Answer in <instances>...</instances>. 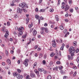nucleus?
I'll return each mask as SVG.
<instances>
[{
    "mask_svg": "<svg viewBox=\"0 0 79 79\" xmlns=\"http://www.w3.org/2000/svg\"><path fill=\"white\" fill-rule=\"evenodd\" d=\"M6 54L7 56L8 55V51L7 50H6Z\"/></svg>",
    "mask_w": 79,
    "mask_h": 79,
    "instance_id": "obj_27",
    "label": "nucleus"
},
{
    "mask_svg": "<svg viewBox=\"0 0 79 79\" xmlns=\"http://www.w3.org/2000/svg\"><path fill=\"white\" fill-rule=\"evenodd\" d=\"M37 31L35 30H34L33 32V34L34 36L36 35H37Z\"/></svg>",
    "mask_w": 79,
    "mask_h": 79,
    "instance_id": "obj_9",
    "label": "nucleus"
},
{
    "mask_svg": "<svg viewBox=\"0 0 79 79\" xmlns=\"http://www.w3.org/2000/svg\"><path fill=\"white\" fill-rule=\"evenodd\" d=\"M23 76L20 75L19 74H17V79H22L23 78Z\"/></svg>",
    "mask_w": 79,
    "mask_h": 79,
    "instance_id": "obj_7",
    "label": "nucleus"
},
{
    "mask_svg": "<svg viewBox=\"0 0 79 79\" xmlns=\"http://www.w3.org/2000/svg\"><path fill=\"white\" fill-rule=\"evenodd\" d=\"M26 4L23 2H22L19 4V6H21L22 8H24L25 6H26Z\"/></svg>",
    "mask_w": 79,
    "mask_h": 79,
    "instance_id": "obj_4",
    "label": "nucleus"
},
{
    "mask_svg": "<svg viewBox=\"0 0 79 79\" xmlns=\"http://www.w3.org/2000/svg\"><path fill=\"white\" fill-rule=\"evenodd\" d=\"M63 32H64V34H66V32H68V30H67L66 29H65L64 30Z\"/></svg>",
    "mask_w": 79,
    "mask_h": 79,
    "instance_id": "obj_23",
    "label": "nucleus"
},
{
    "mask_svg": "<svg viewBox=\"0 0 79 79\" xmlns=\"http://www.w3.org/2000/svg\"><path fill=\"white\" fill-rule=\"evenodd\" d=\"M73 44H74V46H76V44H77V42L76 41H74L73 42Z\"/></svg>",
    "mask_w": 79,
    "mask_h": 79,
    "instance_id": "obj_24",
    "label": "nucleus"
},
{
    "mask_svg": "<svg viewBox=\"0 0 79 79\" xmlns=\"http://www.w3.org/2000/svg\"><path fill=\"white\" fill-rule=\"evenodd\" d=\"M72 68L74 69H77V67L76 66H74L72 67Z\"/></svg>",
    "mask_w": 79,
    "mask_h": 79,
    "instance_id": "obj_32",
    "label": "nucleus"
},
{
    "mask_svg": "<svg viewBox=\"0 0 79 79\" xmlns=\"http://www.w3.org/2000/svg\"><path fill=\"white\" fill-rule=\"evenodd\" d=\"M64 20L65 22H68V19H65Z\"/></svg>",
    "mask_w": 79,
    "mask_h": 79,
    "instance_id": "obj_61",
    "label": "nucleus"
},
{
    "mask_svg": "<svg viewBox=\"0 0 79 79\" xmlns=\"http://www.w3.org/2000/svg\"><path fill=\"white\" fill-rule=\"evenodd\" d=\"M10 53L12 54H13V53H14V51H10Z\"/></svg>",
    "mask_w": 79,
    "mask_h": 79,
    "instance_id": "obj_54",
    "label": "nucleus"
},
{
    "mask_svg": "<svg viewBox=\"0 0 79 79\" xmlns=\"http://www.w3.org/2000/svg\"><path fill=\"white\" fill-rule=\"evenodd\" d=\"M33 26V24H30L29 25L28 27H29V28L31 29V27H32Z\"/></svg>",
    "mask_w": 79,
    "mask_h": 79,
    "instance_id": "obj_19",
    "label": "nucleus"
},
{
    "mask_svg": "<svg viewBox=\"0 0 79 79\" xmlns=\"http://www.w3.org/2000/svg\"><path fill=\"white\" fill-rule=\"evenodd\" d=\"M29 75H27V76L26 77V79H29Z\"/></svg>",
    "mask_w": 79,
    "mask_h": 79,
    "instance_id": "obj_41",
    "label": "nucleus"
},
{
    "mask_svg": "<svg viewBox=\"0 0 79 79\" xmlns=\"http://www.w3.org/2000/svg\"><path fill=\"white\" fill-rule=\"evenodd\" d=\"M77 74V72H75L73 74V76H76V75Z\"/></svg>",
    "mask_w": 79,
    "mask_h": 79,
    "instance_id": "obj_31",
    "label": "nucleus"
},
{
    "mask_svg": "<svg viewBox=\"0 0 79 79\" xmlns=\"http://www.w3.org/2000/svg\"><path fill=\"white\" fill-rule=\"evenodd\" d=\"M55 69L56 71H58V67H55Z\"/></svg>",
    "mask_w": 79,
    "mask_h": 79,
    "instance_id": "obj_57",
    "label": "nucleus"
},
{
    "mask_svg": "<svg viewBox=\"0 0 79 79\" xmlns=\"http://www.w3.org/2000/svg\"><path fill=\"white\" fill-rule=\"evenodd\" d=\"M60 29H61V30H63L64 27H63V26L62 25L60 26Z\"/></svg>",
    "mask_w": 79,
    "mask_h": 79,
    "instance_id": "obj_18",
    "label": "nucleus"
},
{
    "mask_svg": "<svg viewBox=\"0 0 79 79\" xmlns=\"http://www.w3.org/2000/svg\"><path fill=\"white\" fill-rule=\"evenodd\" d=\"M66 77H67L66 76H64V77H63V79H66Z\"/></svg>",
    "mask_w": 79,
    "mask_h": 79,
    "instance_id": "obj_58",
    "label": "nucleus"
},
{
    "mask_svg": "<svg viewBox=\"0 0 79 79\" xmlns=\"http://www.w3.org/2000/svg\"><path fill=\"white\" fill-rule=\"evenodd\" d=\"M26 21L27 22H29V19L28 18L26 19Z\"/></svg>",
    "mask_w": 79,
    "mask_h": 79,
    "instance_id": "obj_48",
    "label": "nucleus"
},
{
    "mask_svg": "<svg viewBox=\"0 0 79 79\" xmlns=\"http://www.w3.org/2000/svg\"><path fill=\"white\" fill-rule=\"evenodd\" d=\"M50 56L51 57H53L54 56V55H53V52H52L50 54Z\"/></svg>",
    "mask_w": 79,
    "mask_h": 79,
    "instance_id": "obj_22",
    "label": "nucleus"
},
{
    "mask_svg": "<svg viewBox=\"0 0 79 79\" xmlns=\"http://www.w3.org/2000/svg\"><path fill=\"white\" fill-rule=\"evenodd\" d=\"M52 42L53 43L52 45L53 47H56V42H55V40H54L52 41Z\"/></svg>",
    "mask_w": 79,
    "mask_h": 79,
    "instance_id": "obj_6",
    "label": "nucleus"
},
{
    "mask_svg": "<svg viewBox=\"0 0 79 79\" xmlns=\"http://www.w3.org/2000/svg\"><path fill=\"white\" fill-rule=\"evenodd\" d=\"M34 72L36 74H39V72L38 71H37V69L35 70Z\"/></svg>",
    "mask_w": 79,
    "mask_h": 79,
    "instance_id": "obj_11",
    "label": "nucleus"
},
{
    "mask_svg": "<svg viewBox=\"0 0 79 79\" xmlns=\"http://www.w3.org/2000/svg\"><path fill=\"white\" fill-rule=\"evenodd\" d=\"M40 19H41V20H44V18H43L41 16L40 17Z\"/></svg>",
    "mask_w": 79,
    "mask_h": 79,
    "instance_id": "obj_50",
    "label": "nucleus"
},
{
    "mask_svg": "<svg viewBox=\"0 0 79 79\" xmlns=\"http://www.w3.org/2000/svg\"><path fill=\"white\" fill-rule=\"evenodd\" d=\"M17 13H20V14H21V13H22V9H20L18 7L17 9Z\"/></svg>",
    "mask_w": 79,
    "mask_h": 79,
    "instance_id": "obj_5",
    "label": "nucleus"
},
{
    "mask_svg": "<svg viewBox=\"0 0 79 79\" xmlns=\"http://www.w3.org/2000/svg\"><path fill=\"white\" fill-rule=\"evenodd\" d=\"M29 60L26 59L23 62V64H25V66H28V62H29Z\"/></svg>",
    "mask_w": 79,
    "mask_h": 79,
    "instance_id": "obj_3",
    "label": "nucleus"
},
{
    "mask_svg": "<svg viewBox=\"0 0 79 79\" xmlns=\"http://www.w3.org/2000/svg\"><path fill=\"white\" fill-rule=\"evenodd\" d=\"M45 31L46 33H48V30L47 28H45Z\"/></svg>",
    "mask_w": 79,
    "mask_h": 79,
    "instance_id": "obj_21",
    "label": "nucleus"
},
{
    "mask_svg": "<svg viewBox=\"0 0 79 79\" xmlns=\"http://www.w3.org/2000/svg\"><path fill=\"white\" fill-rule=\"evenodd\" d=\"M6 33L5 35L8 36V35H9V34H8V33H9L8 31H6Z\"/></svg>",
    "mask_w": 79,
    "mask_h": 79,
    "instance_id": "obj_29",
    "label": "nucleus"
},
{
    "mask_svg": "<svg viewBox=\"0 0 79 79\" xmlns=\"http://www.w3.org/2000/svg\"><path fill=\"white\" fill-rule=\"evenodd\" d=\"M23 11H24V12H25V13H26V12L27 11V10L24 9H23Z\"/></svg>",
    "mask_w": 79,
    "mask_h": 79,
    "instance_id": "obj_43",
    "label": "nucleus"
},
{
    "mask_svg": "<svg viewBox=\"0 0 79 79\" xmlns=\"http://www.w3.org/2000/svg\"><path fill=\"white\" fill-rule=\"evenodd\" d=\"M41 31H44L45 30V28L44 27L42 28H41Z\"/></svg>",
    "mask_w": 79,
    "mask_h": 79,
    "instance_id": "obj_30",
    "label": "nucleus"
},
{
    "mask_svg": "<svg viewBox=\"0 0 79 79\" xmlns=\"http://www.w3.org/2000/svg\"><path fill=\"white\" fill-rule=\"evenodd\" d=\"M77 61L78 63L79 62V56L78 57L77 59Z\"/></svg>",
    "mask_w": 79,
    "mask_h": 79,
    "instance_id": "obj_40",
    "label": "nucleus"
},
{
    "mask_svg": "<svg viewBox=\"0 0 79 79\" xmlns=\"http://www.w3.org/2000/svg\"><path fill=\"white\" fill-rule=\"evenodd\" d=\"M43 64H46V62L45 61V60H44L43 61Z\"/></svg>",
    "mask_w": 79,
    "mask_h": 79,
    "instance_id": "obj_33",
    "label": "nucleus"
},
{
    "mask_svg": "<svg viewBox=\"0 0 79 79\" xmlns=\"http://www.w3.org/2000/svg\"><path fill=\"white\" fill-rule=\"evenodd\" d=\"M60 2H61L60 1V0H58V5H60Z\"/></svg>",
    "mask_w": 79,
    "mask_h": 79,
    "instance_id": "obj_46",
    "label": "nucleus"
},
{
    "mask_svg": "<svg viewBox=\"0 0 79 79\" xmlns=\"http://www.w3.org/2000/svg\"><path fill=\"white\" fill-rule=\"evenodd\" d=\"M2 64L3 66H5V63L4 62H2Z\"/></svg>",
    "mask_w": 79,
    "mask_h": 79,
    "instance_id": "obj_49",
    "label": "nucleus"
},
{
    "mask_svg": "<svg viewBox=\"0 0 79 79\" xmlns=\"http://www.w3.org/2000/svg\"><path fill=\"white\" fill-rule=\"evenodd\" d=\"M18 30L20 32L18 34V36L19 37H20V36L22 35L23 34V32H24V27H20L18 28Z\"/></svg>",
    "mask_w": 79,
    "mask_h": 79,
    "instance_id": "obj_2",
    "label": "nucleus"
},
{
    "mask_svg": "<svg viewBox=\"0 0 79 79\" xmlns=\"http://www.w3.org/2000/svg\"><path fill=\"white\" fill-rule=\"evenodd\" d=\"M56 63L57 64H60V61H57L56 62Z\"/></svg>",
    "mask_w": 79,
    "mask_h": 79,
    "instance_id": "obj_37",
    "label": "nucleus"
},
{
    "mask_svg": "<svg viewBox=\"0 0 79 79\" xmlns=\"http://www.w3.org/2000/svg\"><path fill=\"white\" fill-rule=\"evenodd\" d=\"M7 24L8 26H9L10 25V22H7Z\"/></svg>",
    "mask_w": 79,
    "mask_h": 79,
    "instance_id": "obj_34",
    "label": "nucleus"
},
{
    "mask_svg": "<svg viewBox=\"0 0 79 79\" xmlns=\"http://www.w3.org/2000/svg\"><path fill=\"white\" fill-rule=\"evenodd\" d=\"M35 56L36 57H37V53H36L35 54Z\"/></svg>",
    "mask_w": 79,
    "mask_h": 79,
    "instance_id": "obj_64",
    "label": "nucleus"
},
{
    "mask_svg": "<svg viewBox=\"0 0 79 79\" xmlns=\"http://www.w3.org/2000/svg\"><path fill=\"white\" fill-rule=\"evenodd\" d=\"M44 31H40V33L41 34H44Z\"/></svg>",
    "mask_w": 79,
    "mask_h": 79,
    "instance_id": "obj_45",
    "label": "nucleus"
},
{
    "mask_svg": "<svg viewBox=\"0 0 79 79\" xmlns=\"http://www.w3.org/2000/svg\"><path fill=\"white\" fill-rule=\"evenodd\" d=\"M40 56H41V57H43V55L42 54H40Z\"/></svg>",
    "mask_w": 79,
    "mask_h": 79,
    "instance_id": "obj_63",
    "label": "nucleus"
},
{
    "mask_svg": "<svg viewBox=\"0 0 79 79\" xmlns=\"http://www.w3.org/2000/svg\"><path fill=\"white\" fill-rule=\"evenodd\" d=\"M37 62H35V64L33 65V66H37Z\"/></svg>",
    "mask_w": 79,
    "mask_h": 79,
    "instance_id": "obj_38",
    "label": "nucleus"
},
{
    "mask_svg": "<svg viewBox=\"0 0 79 79\" xmlns=\"http://www.w3.org/2000/svg\"><path fill=\"white\" fill-rule=\"evenodd\" d=\"M49 11L51 13H53V11H54V10L53 8H51L49 10Z\"/></svg>",
    "mask_w": 79,
    "mask_h": 79,
    "instance_id": "obj_16",
    "label": "nucleus"
},
{
    "mask_svg": "<svg viewBox=\"0 0 79 79\" xmlns=\"http://www.w3.org/2000/svg\"><path fill=\"white\" fill-rule=\"evenodd\" d=\"M61 8H62V9H64V6L62 5L61 6Z\"/></svg>",
    "mask_w": 79,
    "mask_h": 79,
    "instance_id": "obj_55",
    "label": "nucleus"
},
{
    "mask_svg": "<svg viewBox=\"0 0 79 79\" xmlns=\"http://www.w3.org/2000/svg\"><path fill=\"white\" fill-rule=\"evenodd\" d=\"M46 57L47 55H46V54H44V59H46Z\"/></svg>",
    "mask_w": 79,
    "mask_h": 79,
    "instance_id": "obj_35",
    "label": "nucleus"
},
{
    "mask_svg": "<svg viewBox=\"0 0 79 79\" xmlns=\"http://www.w3.org/2000/svg\"><path fill=\"white\" fill-rule=\"evenodd\" d=\"M30 76L31 77H35V75L34 73H31L30 74Z\"/></svg>",
    "mask_w": 79,
    "mask_h": 79,
    "instance_id": "obj_10",
    "label": "nucleus"
},
{
    "mask_svg": "<svg viewBox=\"0 0 79 79\" xmlns=\"http://www.w3.org/2000/svg\"><path fill=\"white\" fill-rule=\"evenodd\" d=\"M35 37H33L32 40V41H34V40H35Z\"/></svg>",
    "mask_w": 79,
    "mask_h": 79,
    "instance_id": "obj_59",
    "label": "nucleus"
},
{
    "mask_svg": "<svg viewBox=\"0 0 79 79\" xmlns=\"http://www.w3.org/2000/svg\"><path fill=\"white\" fill-rule=\"evenodd\" d=\"M38 70L39 71H40V72H42V71H44V69H43L42 68H39L38 69Z\"/></svg>",
    "mask_w": 79,
    "mask_h": 79,
    "instance_id": "obj_15",
    "label": "nucleus"
},
{
    "mask_svg": "<svg viewBox=\"0 0 79 79\" xmlns=\"http://www.w3.org/2000/svg\"><path fill=\"white\" fill-rule=\"evenodd\" d=\"M35 11H36V12H38V11H39V9L38 8H36L35 10Z\"/></svg>",
    "mask_w": 79,
    "mask_h": 79,
    "instance_id": "obj_36",
    "label": "nucleus"
},
{
    "mask_svg": "<svg viewBox=\"0 0 79 79\" xmlns=\"http://www.w3.org/2000/svg\"><path fill=\"white\" fill-rule=\"evenodd\" d=\"M26 35H23L22 36L23 39H24L26 38Z\"/></svg>",
    "mask_w": 79,
    "mask_h": 79,
    "instance_id": "obj_26",
    "label": "nucleus"
},
{
    "mask_svg": "<svg viewBox=\"0 0 79 79\" xmlns=\"http://www.w3.org/2000/svg\"><path fill=\"white\" fill-rule=\"evenodd\" d=\"M39 17H40L39 16V15H35V18L36 19H39Z\"/></svg>",
    "mask_w": 79,
    "mask_h": 79,
    "instance_id": "obj_13",
    "label": "nucleus"
},
{
    "mask_svg": "<svg viewBox=\"0 0 79 79\" xmlns=\"http://www.w3.org/2000/svg\"><path fill=\"white\" fill-rule=\"evenodd\" d=\"M44 26H48V25L47 24V23H45L44 24Z\"/></svg>",
    "mask_w": 79,
    "mask_h": 79,
    "instance_id": "obj_62",
    "label": "nucleus"
},
{
    "mask_svg": "<svg viewBox=\"0 0 79 79\" xmlns=\"http://www.w3.org/2000/svg\"><path fill=\"white\" fill-rule=\"evenodd\" d=\"M69 51L70 52V54L71 53V56H70L69 55H68V60H73V56L74 55V53L75 52H76V50L74 49L73 47H71L69 49Z\"/></svg>",
    "mask_w": 79,
    "mask_h": 79,
    "instance_id": "obj_1",
    "label": "nucleus"
},
{
    "mask_svg": "<svg viewBox=\"0 0 79 79\" xmlns=\"http://www.w3.org/2000/svg\"><path fill=\"white\" fill-rule=\"evenodd\" d=\"M65 6L66 7L65 9V11H67L69 9V6L68 5H66Z\"/></svg>",
    "mask_w": 79,
    "mask_h": 79,
    "instance_id": "obj_8",
    "label": "nucleus"
},
{
    "mask_svg": "<svg viewBox=\"0 0 79 79\" xmlns=\"http://www.w3.org/2000/svg\"><path fill=\"white\" fill-rule=\"evenodd\" d=\"M7 62L8 63V64H10V63H11V61L9 59H8L7 60Z\"/></svg>",
    "mask_w": 79,
    "mask_h": 79,
    "instance_id": "obj_14",
    "label": "nucleus"
},
{
    "mask_svg": "<svg viewBox=\"0 0 79 79\" xmlns=\"http://www.w3.org/2000/svg\"><path fill=\"white\" fill-rule=\"evenodd\" d=\"M39 12H43V9H41L40 10Z\"/></svg>",
    "mask_w": 79,
    "mask_h": 79,
    "instance_id": "obj_60",
    "label": "nucleus"
},
{
    "mask_svg": "<svg viewBox=\"0 0 79 79\" xmlns=\"http://www.w3.org/2000/svg\"><path fill=\"white\" fill-rule=\"evenodd\" d=\"M38 48V46H35V49H37Z\"/></svg>",
    "mask_w": 79,
    "mask_h": 79,
    "instance_id": "obj_51",
    "label": "nucleus"
},
{
    "mask_svg": "<svg viewBox=\"0 0 79 79\" xmlns=\"http://www.w3.org/2000/svg\"><path fill=\"white\" fill-rule=\"evenodd\" d=\"M17 74H18V73H17L16 72H15L14 73H13V75L15 77V76H17Z\"/></svg>",
    "mask_w": 79,
    "mask_h": 79,
    "instance_id": "obj_17",
    "label": "nucleus"
},
{
    "mask_svg": "<svg viewBox=\"0 0 79 79\" xmlns=\"http://www.w3.org/2000/svg\"><path fill=\"white\" fill-rule=\"evenodd\" d=\"M43 0H40L39 1V3L40 4V3H42V1Z\"/></svg>",
    "mask_w": 79,
    "mask_h": 79,
    "instance_id": "obj_44",
    "label": "nucleus"
},
{
    "mask_svg": "<svg viewBox=\"0 0 79 79\" xmlns=\"http://www.w3.org/2000/svg\"><path fill=\"white\" fill-rule=\"evenodd\" d=\"M69 3L70 5H71L72 4V0H69Z\"/></svg>",
    "mask_w": 79,
    "mask_h": 79,
    "instance_id": "obj_25",
    "label": "nucleus"
},
{
    "mask_svg": "<svg viewBox=\"0 0 79 79\" xmlns=\"http://www.w3.org/2000/svg\"><path fill=\"white\" fill-rule=\"evenodd\" d=\"M65 45L64 44H63L62 45V47L64 48V46Z\"/></svg>",
    "mask_w": 79,
    "mask_h": 79,
    "instance_id": "obj_47",
    "label": "nucleus"
},
{
    "mask_svg": "<svg viewBox=\"0 0 79 79\" xmlns=\"http://www.w3.org/2000/svg\"><path fill=\"white\" fill-rule=\"evenodd\" d=\"M17 71L18 73H21V71L20 69H17Z\"/></svg>",
    "mask_w": 79,
    "mask_h": 79,
    "instance_id": "obj_42",
    "label": "nucleus"
},
{
    "mask_svg": "<svg viewBox=\"0 0 79 79\" xmlns=\"http://www.w3.org/2000/svg\"><path fill=\"white\" fill-rule=\"evenodd\" d=\"M60 73L62 75L63 74H65L66 73L64 71H63V70H61L60 71Z\"/></svg>",
    "mask_w": 79,
    "mask_h": 79,
    "instance_id": "obj_12",
    "label": "nucleus"
},
{
    "mask_svg": "<svg viewBox=\"0 0 79 79\" xmlns=\"http://www.w3.org/2000/svg\"><path fill=\"white\" fill-rule=\"evenodd\" d=\"M47 79H52V77H51V76L49 75L47 77Z\"/></svg>",
    "mask_w": 79,
    "mask_h": 79,
    "instance_id": "obj_20",
    "label": "nucleus"
},
{
    "mask_svg": "<svg viewBox=\"0 0 79 79\" xmlns=\"http://www.w3.org/2000/svg\"><path fill=\"white\" fill-rule=\"evenodd\" d=\"M10 42H12L13 41V39L12 38H10Z\"/></svg>",
    "mask_w": 79,
    "mask_h": 79,
    "instance_id": "obj_56",
    "label": "nucleus"
},
{
    "mask_svg": "<svg viewBox=\"0 0 79 79\" xmlns=\"http://www.w3.org/2000/svg\"><path fill=\"white\" fill-rule=\"evenodd\" d=\"M79 51V49H77L76 50V53H78Z\"/></svg>",
    "mask_w": 79,
    "mask_h": 79,
    "instance_id": "obj_53",
    "label": "nucleus"
},
{
    "mask_svg": "<svg viewBox=\"0 0 79 79\" xmlns=\"http://www.w3.org/2000/svg\"><path fill=\"white\" fill-rule=\"evenodd\" d=\"M70 11L71 12V13H73V9H71L70 10Z\"/></svg>",
    "mask_w": 79,
    "mask_h": 79,
    "instance_id": "obj_39",
    "label": "nucleus"
},
{
    "mask_svg": "<svg viewBox=\"0 0 79 79\" xmlns=\"http://www.w3.org/2000/svg\"><path fill=\"white\" fill-rule=\"evenodd\" d=\"M50 65H52L53 64V62L51 61L50 62Z\"/></svg>",
    "mask_w": 79,
    "mask_h": 79,
    "instance_id": "obj_52",
    "label": "nucleus"
},
{
    "mask_svg": "<svg viewBox=\"0 0 79 79\" xmlns=\"http://www.w3.org/2000/svg\"><path fill=\"white\" fill-rule=\"evenodd\" d=\"M58 68H59V69L60 70H61V69H62V68H63V66H60L58 67Z\"/></svg>",
    "mask_w": 79,
    "mask_h": 79,
    "instance_id": "obj_28",
    "label": "nucleus"
}]
</instances>
